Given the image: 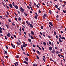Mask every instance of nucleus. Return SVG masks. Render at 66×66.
I'll list each match as a JSON object with an SVG mask.
<instances>
[{"mask_svg": "<svg viewBox=\"0 0 66 66\" xmlns=\"http://www.w3.org/2000/svg\"><path fill=\"white\" fill-rule=\"evenodd\" d=\"M46 16H47V14L45 13L44 14V15L43 16V18H45V17Z\"/></svg>", "mask_w": 66, "mask_h": 66, "instance_id": "6e6552de", "label": "nucleus"}, {"mask_svg": "<svg viewBox=\"0 0 66 66\" xmlns=\"http://www.w3.org/2000/svg\"><path fill=\"white\" fill-rule=\"evenodd\" d=\"M27 8H28V9H30V7H29V6H27Z\"/></svg>", "mask_w": 66, "mask_h": 66, "instance_id": "c9c22d12", "label": "nucleus"}, {"mask_svg": "<svg viewBox=\"0 0 66 66\" xmlns=\"http://www.w3.org/2000/svg\"><path fill=\"white\" fill-rule=\"evenodd\" d=\"M36 6L38 8H39V6H38L37 4L36 5Z\"/></svg>", "mask_w": 66, "mask_h": 66, "instance_id": "cd10ccee", "label": "nucleus"}, {"mask_svg": "<svg viewBox=\"0 0 66 66\" xmlns=\"http://www.w3.org/2000/svg\"><path fill=\"white\" fill-rule=\"evenodd\" d=\"M62 39H65V37H62Z\"/></svg>", "mask_w": 66, "mask_h": 66, "instance_id": "f704fd0d", "label": "nucleus"}, {"mask_svg": "<svg viewBox=\"0 0 66 66\" xmlns=\"http://www.w3.org/2000/svg\"><path fill=\"white\" fill-rule=\"evenodd\" d=\"M13 36H14V37H15V38H16V36H15V35L13 34Z\"/></svg>", "mask_w": 66, "mask_h": 66, "instance_id": "3c124183", "label": "nucleus"}, {"mask_svg": "<svg viewBox=\"0 0 66 66\" xmlns=\"http://www.w3.org/2000/svg\"><path fill=\"white\" fill-rule=\"evenodd\" d=\"M14 14L16 17H18V16L17 15V14L16 13H14Z\"/></svg>", "mask_w": 66, "mask_h": 66, "instance_id": "bf43d9fd", "label": "nucleus"}, {"mask_svg": "<svg viewBox=\"0 0 66 66\" xmlns=\"http://www.w3.org/2000/svg\"><path fill=\"white\" fill-rule=\"evenodd\" d=\"M9 22H11V20L9 19Z\"/></svg>", "mask_w": 66, "mask_h": 66, "instance_id": "69168bd1", "label": "nucleus"}, {"mask_svg": "<svg viewBox=\"0 0 66 66\" xmlns=\"http://www.w3.org/2000/svg\"><path fill=\"white\" fill-rule=\"evenodd\" d=\"M28 35L29 36V37H31V34H28Z\"/></svg>", "mask_w": 66, "mask_h": 66, "instance_id": "4d7b16f0", "label": "nucleus"}, {"mask_svg": "<svg viewBox=\"0 0 66 66\" xmlns=\"http://www.w3.org/2000/svg\"><path fill=\"white\" fill-rule=\"evenodd\" d=\"M42 47V49L43 51H45V50H44V47H43V46H41Z\"/></svg>", "mask_w": 66, "mask_h": 66, "instance_id": "393cba45", "label": "nucleus"}, {"mask_svg": "<svg viewBox=\"0 0 66 66\" xmlns=\"http://www.w3.org/2000/svg\"><path fill=\"white\" fill-rule=\"evenodd\" d=\"M17 11L18 14H20V12H19V11Z\"/></svg>", "mask_w": 66, "mask_h": 66, "instance_id": "72a5a7b5", "label": "nucleus"}, {"mask_svg": "<svg viewBox=\"0 0 66 66\" xmlns=\"http://www.w3.org/2000/svg\"><path fill=\"white\" fill-rule=\"evenodd\" d=\"M32 50H33V51L34 52H35V49H34L33 48H32Z\"/></svg>", "mask_w": 66, "mask_h": 66, "instance_id": "ea45409f", "label": "nucleus"}, {"mask_svg": "<svg viewBox=\"0 0 66 66\" xmlns=\"http://www.w3.org/2000/svg\"><path fill=\"white\" fill-rule=\"evenodd\" d=\"M21 49L22 50V51H24V50L23 49V46H22V45H21Z\"/></svg>", "mask_w": 66, "mask_h": 66, "instance_id": "f8f14e48", "label": "nucleus"}, {"mask_svg": "<svg viewBox=\"0 0 66 66\" xmlns=\"http://www.w3.org/2000/svg\"><path fill=\"white\" fill-rule=\"evenodd\" d=\"M23 63H24L26 64L27 65H28V63L26 61H24L23 62Z\"/></svg>", "mask_w": 66, "mask_h": 66, "instance_id": "20e7f679", "label": "nucleus"}, {"mask_svg": "<svg viewBox=\"0 0 66 66\" xmlns=\"http://www.w3.org/2000/svg\"><path fill=\"white\" fill-rule=\"evenodd\" d=\"M54 35H56V32L55 31L54 32Z\"/></svg>", "mask_w": 66, "mask_h": 66, "instance_id": "a878e982", "label": "nucleus"}, {"mask_svg": "<svg viewBox=\"0 0 66 66\" xmlns=\"http://www.w3.org/2000/svg\"><path fill=\"white\" fill-rule=\"evenodd\" d=\"M30 8L31 10H32V11H33V9H32V7H30Z\"/></svg>", "mask_w": 66, "mask_h": 66, "instance_id": "680f3d73", "label": "nucleus"}, {"mask_svg": "<svg viewBox=\"0 0 66 66\" xmlns=\"http://www.w3.org/2000/svg\"><path fill=\"white\" fill-rule=\"evenodd\" d=\"M49 50L50 51H51V50H52V47H49Z\"/></svg>", "mask_w": 66, "mask_h": 66, "instance_id": "dca6fc26", "label": "nucleus"}, {"mask_svg": "<svg viewBox=\"0 0 66 66\" xmlns=\"http://www.w3.org/2000/svg\"><path fill=\"white\" fill-rule=\"evenodd\" d=\"M5 39H7V38H6V36H5Z\"/></svg>", "mask_w": 66, "mask_h": 66, "instance_id": "6e6d98bb", "label": "nucleus"}, {"mask_svg": "<svg viewBox=\"0 0 66 66\" xmlns=\"http://www.w3.org/2000/svg\"><path fill=\"white\" fill-rule=\"evenodd\" d=\"M56 18H59V16L58 15H57V16H56Z\"/></svg>", "mask_w": 66, "mask_h": 66, "instance_id": "7c9ffc66", "label": "nucleus"}, {"mask_svg": "<svg viewBox=\"0 0 66 66\" xmlns=\"http://www.w3.org/2000/svg\"><path fill=\"white\" fill-rule=\"evenodd\" d=\"M30 37L31 39H34V38L32 36H31Z\"/></svg>", "mask_w": 66, "mask_h": 66, "instance_id": "8fccbe9b", "label": "nucleus"}, {"mask_svg": "<svg viewBox=\"0 0 66 66\" xmlns=\"http://www.w3.org/2000/svg\"><path fill=\"white\" fill-rule=\"evenodd\" d=\"M36 56L37 57V59L38 60H39V57H38V56L37 55H36Z\"/></svg>", "mask_w": 66, "mask_h": 66, "instance_id": "6ab92c4d", "label": "nucleus"}, {"mask_svg": "<svg viewBox=\"0 0 66 66\" xmlns=\"http://www.w3.org/2000/svg\"><path fill=\"white\" fill-rule=\"evenodd\" d=\"M37 52L38 54H39V55H40V52L39 51H37Z\"/></svg>", "mask_w": 66, "mask_h": 66, "instance_id": "9d476101", "label": "nucleus"}, {"mask_svg": "<svg viewBox=\"0 0 66 66\" xmlns=\"http://www.w3.org/2000/svg\"><path fill=\"white\" fill-rule=\"evenodd\" d=\"M51 45L52 46H53V42L52 43Z\"/></svg>", "mask_w": 66, "mask_h": 66, "instance_id": "052dcab7", "label": "nucleus"}, {"mask_svg": "<svg viewBox=\"0 0 66 66\" xmlns=\"http://www.w3.org/2000/svg\"><path fill=\"white\" fill-rule=\"evenodd\" d=\"M39 32H40V34H41V35H43V34H42V32H41L40 31Z\"/></svg>", "mask_w": 66, "mask_h": 66, "instance_id": "603ef678", "label": "nucleus"}, {"mask_svg": "<svg viewBox=\"0 0 66 66\" xmlns=\"http://www.w3.org/2000/svg\"><path fill=\"white\" fill-rule=\"evenodd\" d=\"M12 24L13 26H15V24L14 23H12Z\"/></svg>", "mask_w": 66, "mask_h": 66, "instance_id": "338daca9", "label": "nucleus"}, {"mask_svg": "<svg viewBox=\"0 0 66 66\" xmlns=\"http://www.w3.org/2000/svg\"><path fill=\"white\" fill-rule=\"evenodd\" d=\"M7 15H9V12L8 11H7Z\"/></svg>", "mask_w": 66, "mask_h": 66, "instance_id": "a19ab883", "label": "nucleus"}, {"mask_svg": "<svg viewBox=\"0 0 66 66\" xmlns=\"http://www.w3.org/2000/svg\"><path fill=\"white\" fill-rule=\"evenodd\" d=\"M55 6L56 8H57V7H58V6L57 5H55Z\"/></svg>", "mask_w": 66, "mask_h": 66, "instance_id": "b1692460", "label": "nucleus"}, {"mask_svg": "<svg viewBox=\"0 0 66 66\" xmlns=\"http://www.w3.org/2000/svg\"><path fill=\"white\" fill-rule=\"evenodd\" d=\"M22 30L23 31H24V28H22Z\"/></svg>", "mask_w": 66, "mask_h": 66, "instance_id": "2f4dec72", "label": "nucleus"}, {"mask_svg": "<svg viewBox=\"0 0 66 66\" xmlns=\"http://www.w3.org/2000/svg\"><path fill=\"white\" fill-rule=\"evenodd\" d=\"M22 26L23 27V28H24V29H26V27H24V26L23 25H22Z\"/></svg>", "mask_w": 66, "mask_h": 66, "instance_id": "e2e57ef3", "label": "nucleus"}, {"mask_svg": "<svg viewBox=\"0 0 66 66\" xmlns=\"http://www.w3.org/2000/svg\"><path fill=\"white\" fill-rule=\"evenodd\" d=\"M35 19H37V17L36 15L35 16Z\"/></svg>", "mask_w": 66, "mask_h": 66, "instance_id": "4be33fe9", "label": "nucleus"}, {"mask_svg": "<svg viewBox=\"0 0 66 66\" xmlns=\"http://www.w3.org/2000/svg\"><path fill=\"white\" fill-rule=\"evenodd\" d=\"M24 14L25 16H28V15H27V14L25 12H24Z\"/></svg>", "mask_w": 66, "mask_h": 66, "instance_id": "bb28decb", "label": "nucleus"}, {"mask_svg": "<svg viewBox=\"0 0 66 66\" xmlns=\"http://www.w3.org/2000/svg\"><path fill=\"white\" fill-rule=\"evenodd\" d=\"M7 33L8 34H7V35L8 37H10V36H11V34L10 33L8 32Z\"/></svg>", "mask_w": 66, "mask_h": 66, "instance_id": "f03ea898", "label": "nucleus"}, {"mask_svg": "<svg viewBox=\"0 0 66 66\" xmlns=\"http://www.w3.org/2000/svg\"><path fill=\"white\" fill-rule=\"evenodd\" d=\"M18 20L19 21H21V18L19 17L18 19Z\"/></svg>", "mask_w": 66, "mask_h": 66, "instance_id": "2eb2a0df", "label": "nucleus"}, {"mask_svg": "<svg viewBox=\"0 0 66 66\" xmlns=\"http://www.w3.org/2000/svg\"><path fill=\"white\" fill-rule=\"evenodd\" d=\"M20 32H21V27L20 28Z\"/></svg>", "mask_w": 66, "mask_h": 66, "instance_id": "5fc2aeb1", "label": "nucleus"}, {"mask_svg": "<svg viewBox=\"0 0 66 66\" xmlns=\"http://www.w3.org/2000/svg\"><path fill=\"white\" fill-rule=\"evenodd\" d=\"M15 7L16 9H18V7L17 5H16L15 6Z\"/></svg>", "mask_w": 66, "mask_h": 66, "instance_id": "ddd939ff", "label": "nucleus"}, {"mask_svg": "<svg viewBox=\"0 0 66 66\" xmlns=\"http://www.w3.org/2000/svg\"><path fill=\"white\" fill-rule=\"evenodd\" d=\"M48 43L50 45H51V42L50 41H49Z\"/></svg>", "mask_w": 66, "mask_h": 66, "instance_id": "e433bc0d", "label": "nucleus"}, {"mask_svg": "<svg viewBox=\"0 0 66 66\" xmlns=\"http://www.w3.org/2000/svg\"><path fill=\"white\" fill-rule=\"evenodd\" d=\"M59 41H60V42L61 43H62V41H61V39H60V38H59Z\"/></svg>", "mask_w": 66, "mask_h": 66, "instance_id": "c756f323", "label": "nucleus"}, {"mask_svg": "<svg viewBox=\"0 0 66 66\" xmlns=\"http://www.w3.org/2000/svg\"><path fill=\"white\" fill-rule=\"evenodd\" d=\"M18 40L19 41V43H20V44H21V42H20V40H19V39H18Z\"/></svg>", "mask_w": 66, "mask_h": 66, "instance_id": "13d9d810", "label": "nucleus"}, {"mask_svg": "<svg viewBox=\"0 0 66 66\" xmlns=\"http://www.w3.org/2000/svg\"><path fill=\"white\" fill-rule=\"evenodd\" d=\"M52 53H53V54H54L55 53V50H53L52 52Z\"/></svg>", "mask_w": 66, "mask_h": 66, "instance_id": "9b49d317", "label": "nucleus"}, {"mask_svg": "<svg viewBox=\"0 0 66 66\" xmlns=\"http://www.w3.org/2000/svg\"><path fill=\"white\" fill-rule=\"evenodd\" d=\"M25 23H26V22L24 21L22 22V24H25Z\"/></svg>", "mask_w": 66, "mask_h": 66, "instance_id": "a211bd4d", "label": "nucleus"}, {"mask_svg": "<svg viewBox=\"0 0 66 66\" xmlns=\"http://www.w3.org/2000/svg\"><path fill=\"white\" fill-rule=\"evenodd\" d=\"M48 38H49L50 39H51V37L50 36H47Z\"/></svg>", "mask_w": 66, "mask_h": 66, "instance_id": "4c0bfd02", "label": "nucleus"}, {"mask_svg": "<svg viewBox=\"0 0 66 66\" xmlns=\"http://www.w3.org/2000/svg\"><path fill=\"white\" fill-rule=\"evenodd\" d=\"M31 32L32 35H34V32H33V31H31Z\"/></svg>", "mask_w": 66, "mask_h": 66, "instance_id": "39448f33", "label": "nucleus"}, {"mask_svg": "<svg viewBox=\"0 0 66 66\" xmlns=\"http://www.w3.org/2000/svg\"><path fill=\"white\" fill-rule=\"evenodd\" d=\"M42 59L43 60L44 62H46V60H45V59H44L43 58Z\"/></svg>", "mask_w": 66, "mask_h": 66, "instance_id": "37998d69", "label": "nucleus"}, {"mask_svg": "<svg viewBox=\"0 0 66 66\" xmlns=\"http://www.w3.org/2000/svg\"><path fill=\"white\" fill-rule=\"evenodd\" d=\"M1 61L2 63H4V61H3V60H2Z\"/></svg>", "mask_w": 66, "mask_h": 66, "instance_id": "864d4df0", "label": "nucleus"}, {"mask_svg": "<svg viewBox=\"0 0 66 66\" xmlns=\"http://www.w3.org/2000/svg\"><path fill=\"white\" fill-rule=\"evenodd\" d=\"M16 58H17V59H18L19 57V56L18 55L16 57Z\"/></svg>", "mask_w": 66, "mask_h": 66, "instance_id": "09e8293b", "label": "nucleus"}, {"mask_svg": "<svg viewBox=\"0 0 66 66\" xmlns=\"http://www.w3.org/2000/svg\"><path fill=\"white\" fill-rule=\"evenodd\" d=\"M59 53H60V52L59 51H57V52L56 53L57 54H59Z\"/></svg>", "mask_w": 66, "mask_h": 66, "instance_id": "c85d7f7f", "label": "nucleus"}, {"mask_svg": "<svg viewBox=\"0 0 66 66\" xmlns=\"http://www.w3.org/2000/svg\"><path fill=\"white\" fill-rule=\"evenodd\" d=\"M32 65L33 66H35V63H34Z\"/></svg>", "mask_w": 66, "mask_h": 66, "instance_id": "0e129e2a", "label": "nucleus"}, {"mask_svg": "<svg viewBox=\"0 0 66 66\" xmlns=\"http://www.w3.org/2000/svg\"><path fill=\"white\" fill-rule=\"evenodd\" d=\"M5 25L6 27H7L8 29H9V26L6 25L5 24Z\"/></svg>", "mask_w": 66, "mask_h": 66, "instance_id": "f3484780", "label": "nucleus"}, {"mask_svg": "<svg viewBox=\"0 0 66 66\" xmlns=\"http://www.w3.org/2000/svg\"><path fill=\"white\" fill-rule=\"evenodd\" d=\"M49 24L52 27H53V24L52 23V22H49Z\"/></svg>", "mask_w": 66, "mask_h": 66, "instance_id": "7ed1b4c3", "label": "nucleus"}, {"mask_svg": "<svg viewBox=\"0 0 66 66\" xmlns=\"http://www.w3.org/2000/svg\"><path fill=\"white\" fill-rule=\"evenodd\" d=\"M39 49L40 50H42V49L40 47H39Z\"/></svg>", "mask_w": 66, "mask_h": 66, "instance_id": "774afa93", "label": "nucleus"}, {"mask_svg": "<svg viewBox=\"0 0 66 66\" xmlns=\"http://www.w3.org/2000/svg\"><path fill=\"white\" fill-rule=\"evenodd\" d=\"M29 26L31 27V28H33V25L32 24H30V23H29Z\"/></svg>", "mask_w": 66, "mask_h": 66, "instance_id": "1a4fd4ad", "label": "nucleus"}, {"mask_svg": "<svg viewBox=\"0 0 66 66\" xmlns=\"http://www.w3.org/2000/svg\"><path fill=\"white\" fill-rule=\"evenodd\" d=\"M41 29H44L43 26H41Z\"/></svg>", "mask_w": 66, "mask_h": 66, "instance_id": "79ce46f5", "label": "nucleus"}, {"mask_svg": "<svg viewBox=\"0 0 66 66\" xmlns=\"http://www.w3.org/2000/svg\"><path fill=\"white\" fill-rule=\"evenodd\" d=\"M23 47H26V46L25 45H24V44H23Z\"/></svg>", "mask_w": 66, "mask_h": 66, "instance_id": "49530a36", "label": "nucleus"}, {"mask_svg": "<svg viewBox=\"0 0 66 66\" xmlns=\"http://www.w3.org/2000/svg\"><path fill=\"white\" fill-rule=\"evenodd\" d=\"M14 18L16 21H17V18H16V17H15Z\"/></svg>", "mask_w": 66, "mask_h": 66, "instance_id": "de8ad7c7", "label": "nucleus"}, {"mask_svg": "<svg viewBox=\"0 0 66 66\" xmlns=\"http://www.w3.org/2000/svg\"><path fill=\"white\" fill-rule=\"evenodd\" d=\"M9 6L10 7H11V8H12V7H13V6L11 4H10Z\"/></svg>", "mask_w": 66, "mask_h": 66, "instance_id": "0eeeda50", "label": "nucleus"}, {"mask_svg": "<svg viewBox=\"0 0 66 66\" xmlns=\"http://www.w3.org/2000/svg\"><path fill=\"white\" fill-rule=\"evenodd\" d=\"M43 45L44 46H47V44H46V42H43Z\"/></svg>", "mask_w": 66, "mask_h": 66, "instance_id": "4468645a", "label": "nucleus"}, {"mask_svg": "<svg viewBox=\"0 0 66 66\" xmlns=\"http://www.w3.org/2000/svg\"><path fill=\"white\" fill-rule=\"evenodd\" d=\"M25 60L26 61H29V59L27 57H26L25 58Z\"/></svg>", "mask_w": 66, "mask_h": 66, "instance_id": "423d86ee", "label": "nucleus"}, {"mask_svg": "<svg viewBox=\"0 0 66 66\" xmlns=\"http://www.w3.org/2000/svg\"><path fill=\"white\" fill-rule=\"evenodd\" d=\"M5 47L6 49L8 50V49H9V48L8 47H7L6 45H5Z\"/></svg>", "mask_w": 66, "mask_h": 66, "instance_id": "aec40b11", "label": "nucleus"}, {"mask_svg": "<svg viewBox=\"0 0 66 66\" xmlns=\"http://www.w3.org/2000/svg\"><path fill=\"white\" fill-rule=\"evenodd\" d=\"M59 37L60 39H62V37H61V35H59Z\"/></svg>", "mask_w": 66, "mask_h": 66, "instance_id": "412c9836", "label": "nucleus"}, {"mask_svg": "<svg viewBox=\"0 0 66 66\" xmlns=\"http://www.w3.org/2000/svg\"><path fill=\"white\" fill-rule=\"evenodd\" d=\"M49 12L50 14H51V13H51V11L49 10Z\"/></svg>", "mask_w": 66, "mask_h": 66, "instance_id": "a18cd8bd", "label": "nucleus"}, {"mask_svg": "<svg viewBox=\"0 0 66 66\" xmlns=\"http://www.w3.org/2000/svg\"><path fill=\"white\" fill-rule=\"evenodd\" d=\"M28 41H29V42H31V40L30 39H28Z\"/></svg>", "mask_w": 66, "mask_h": 66, "instance_id": "5701e85b", "label": "nucleus"}, {"mask_svg": "<svg viewBox=\"0 0 66 66\" xmlns=\"http://www.w3.org/2000/svg\"><path fill=\"white\" fill-rule=\"evenodd\" d=\"M58 56H59V57H60V56H61V54H59L58 55Z\"/></svg>", "mask_w": 66, "mask_h": 66, "instance_id": "473e14b6", "label": "nucleus"}, {"mask_svg": "<svg viewBox=\"0 0 66 66\" xmlns=\"http://www.w3.org/2000/svg\"><path fill=\"white\" fill-rule=\"evenodd\" d=\"M17 45H18V46H19V45H20V43H19L17 42Z\"/></svg>", "mask_w": 66, "mask_h": 66, "instance_id": "c03bdc74", "label": "nucleus"}, {"mask_svg": "<svg viewBox=\"0 0 66 66\" xmlns=\"http://www.w3.org/2000/svg\"><path fill=\"white\" fill-rule=\"evenodd\" d=\"M12 47L13 48H15V45H14L13 46H12Z\"/></svg>", "mask_w": 66, "mask_h": 66, "instance_id": "58836bf2", "label": "nucleus"}, {"mask_svg": "<svg viewBox=\"0 0 66 66\" xmlns=\"http://www.w3.org/2000/svg\"><path fill=\"white\" fill-rule=\"evenodd\" d=\"M20 9L21 10V12L22 13H23L24 11V9H22V7L20 8Z\"/></svg>", "mask_w": 66, "mask_h": 66, "instance_id": "f257e3e1", "label": "nucleus"}]
</instances>
